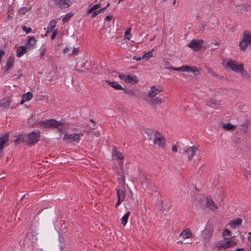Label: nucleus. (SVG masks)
Here are the masks:
<instances>
[{"instance_id":"58836bf2","label":"nucleus","mask_w":251,"mask_h":251,"mask_svg":"<svg viewBox=\"0 0 251 251\" xmlns=\"http://www.w3.org/2000/svg\"><path fill=\"white\" fill-rule=\"evenodd\" d=\"M123 90H124V93L126 94L129 95L130 96H134L135 95V92L131 89H125L124 88Z\"/></svg>"},{"instance_id":"774afa93","label":"nucleus","mask_w":251,"mask_h":251,"mask_svg":"<svg viewBox=\"0 0 251 251\" xmlns=\"http://www.w3.org/2000/svg\"><path fill=\"white\" fill-rule=\"evenodd\" d=\"M235 251H245L244 248L237 249Z\"/></svg>"},{"instance_id":"2eb2a0df","label":"nucleus","mask_w":251,"mask_h":251,"mask_svg":"<svg viewBox=\"0 0 251 251\" xmlns=\"http://www.w3.org/2000/svg\"><path fill=\"white\" fill-rule=\"evenodd\" d=\"M10 104V98L3 99L0 101V108L1 110L5 111L9 108Z\"/></svg>"},{"instance_id":"9b49d317","label":"nucleus","mask_w":251,"mask_h":251,"mask_svg":"<svg viewBox=\"0 0 251 251\" xmlns=\"http://www.w3.org/2000/svg\"><path fill=\"white\" fill-rule=\"evenodd\" d=\"M198 150V148L197 147L193 146L186 149L184 153L186 154L188 159L190 161L192 159Z\"/></svg>"},{"instance_id":"9d476101","label":"nucleus","mask_w":251,"mask_h":251,"mask_svg":"<svg viewBox=\"0 0 251 251\" xmlns=\"http://www.w3.org/2000/svg\"><path fill=\"white\" fill-rule=\"evenodd\" d=\"M80 139V135L78 133H74L71 134H65L63 138V140H67L70 143L72 142H78Z\"/></svg>"},{"instance_id":"f704fd0d","label":"nucleus","mask_w":251,"mask_h":251,"mask_svg":"<svg viewBox=\"0 0 251 251\" xmlns=\"http://www.w3.org/2000/svg\"><path fill=\"white\" fill-rule=\"evenodd\" d=\"M73 16V14L72 13H69L67 14L62 19V22L64 23L68 22L71 18Z\"/></svg>"},{"instance_id":"09e8293b","label":"nucleus","mask_w":251,"mask_h":251,"mask_svg":"<svg viewBox=\"0 0 251 251\" xmlns=\"http://www.w3.org/2000/svg\"><path fill=\"white\" fill-rule=\"evenodd\" d=\"M23 142V139L22 138H19L14 140L15 144H19Z\"/></svg>"},{"instance_id":"7c9ffc66","label":"nucleus","mask_w":251,"mask_h":251,"mask_svg":"<svg viewBox=\"0 0 251 251\" xmlns=\"http://www.w3.org/2000/svg\"><path fill=\"white\" fill-rule=\"evenodd\" d=\"M223 236L225 240L230 239L231 236L230 231L228 229L224 230L223 232Z\"/></svg>"},{"instance_id":"680f3d73","label":"nucleus","mask_w":251,"mask_h":251,"mask_svg":"<svg viewBox=\"0 0 251 251\" xmlns=\"http://www.w3.org/2000/svg\"><path fill=\"white\" fill-rule=\"evenodd\" d=\"M70 50V49L68 47H66L63 50V53L65 54L68 53V52Z\"/></svg>"},{"instance_id":"39448f33","label":"nucleus","mask_w":251,"mask_h":251,"mask_svg":"<svg viewBox=\"0 0 251 251\" xmlns=\"http://www.w3.org/2000/svg\"><path fill=\"white\" fill-rule=\"evenodd\" d=\"M40 133L39 132L32 131L27 136L26 143L28 145L36 144L39 140Z\"/></svg>"},{"instance_id":"473e14b6","label":"nucleus","mask_w":251,"mask_h":251,"mask_svg":"<svg viewBox=\"0 0 251 251\" xmlns=\"http://www.w3.org/2000/svg\"><path fill=\"white\" fill-rule=\"evenodd\" d=\"M123 162H119V168L117 169V170L116 171V173L117 174V176L119 175H122V174H124V171L123 169Z\"/></svg>"},{"instance_id":"e2e57ef3","label":"nucleus","mask_w":251,"mask_h":251,"mask_svg":"<svg viewBox=\"0 0 251 251\" xmlns=\"http://www.w3.org/2000/svg\"><path fill=\"white\" fill-rule=\"evenodd\" d=\"M105 9H106V7H103L102 8H101V9L98 10V12L100 14V13L103 12Z\"/></svg>"},{"instance_id":"bf43d9fd","label":"nucleus","mask_w":251,"mask_h":251,"mask_svg":"<svg viewBox=\"0 0 251 251\" xmlns=\"http://www.w3.org/2000/svg\"><path fill=\"white\" fill-rule=\"evenodd\" d=\"M172 150L173 151L176 152L177 151V147L176 145L173 146Z\"/></svg>"},{"instance_id":"052dcab7","label":"nucleus","mask_w":251,"mask_h":251,"mask_svg":"<svg viewBox=\"0 0 251 251\" xmlns=\"http://www.w3.org/2000/svg\"><path fill=\"white\" fill-rule=\"evenodd\" d=\"M248 125V124L247 123H245L244 124H243L242 125V126L244 128H245V129H243L244 131H246V128H247Z\"/></svg>"},{"instance_id":"2f4dec72","label":"nucleus","mask_w":251,"mask_h":251,"mask_svg":"<svg viewBox=\"0 0 251 251\" xmlns=\"http://www.w3.org/2000/svg\"><path fill=\"white\" fill-rule=\"evenodd\" d=\"M250 43H248L247 41H244L243 40H241L239 43V47L240 49L243 50H245L248 47V45Z\"/></svg>"},{"instance_id":"c03bdc74","label":"nucleus","mask_w":251,"mask_h":251,"mask_svg":"<svg viewBox=\"0 0 251 251\" xmlns=\"http://www.w3.org/2000/svg\"><path fill=\"white\" fill-rule=\"evenodd\" d=\"M218 104V102L216 100L214 99H211L209 100L208 102V104L209 106H211L212 105H216Z\"/></svg>"},{"instance_id":"a18cd8bd","label":"nucleus","mask_w":251,"mask_h":251,"mask_svg":"<svg viewBox=\"0 0 251 251\" xmlns=\"http://www.w3.org/2000/svg\"><path fill=\"white\" fill-rule=\"evenodd\" d=\"M130 28H129L128 29H127L126 32H125V36L128 39V40H130V38L131 36L130 33Z\"/></svg>"},{"instance_id":"a878e982","label":"nucleus","mask_w":251,"mask_h":251,"mask_svg":"<svg viewBox=\"0 0 251 251\" xmlns=\"http://www.w3.org/2000/svg\"><path fill=\"white\" fill-rule=\"evenodd\" d=\"M242 40L251 43V33H249L247 30L245 31L243 33V39Z\"/></svg>"},{"instance_id":"72a5a7b5","label":"nucleus","mask_w":251,"mask_h":251,"mask_svg":"<svg viewBox=\"0 0 251 251\" xmlns=\"http://www.w3.org/2000/svg\"><path fill=\"white\" fill-rule=\"evenodd\" d=\"M118 182L119 184H121L122 186H124L125 184V178L124 174H122V175H119L118 176L117 178Z\"/></svg>"},{"instance_id":"bb28decb","label":"nucleus","mask_w":251,"mask_h":251,"mask_svg":"<svg viewBox=\"0 0 251 251\" xmlns=\"http://www.w3.org/2000/svg\"><path fill=\"white\" fill-rule=\"evenodd\" d=\"M138 82L137 77L134 75H127L126 82L130 84H134Z\"/></svg>"},{"instance_id":"c9c22d12","label":"nucleus","mask_w":251,"mask_h":251,"mask_svg":"<svg viewBox=\"0 0 251 251\" xmlns=\"http://www.w3.org/2000/svg\"><path fill=\"white\" fill-rule=\"evenodd\" d=\"M152 50L149 51L148 52L145 53L142 57L143 59L146 58L147 60L149 59L150 58L152 57Z\"/></svg>"},{"instance_id":"f257e3e1","label":"nucleus","mask_w":251,"mask_h":251,"mask_svg":"<svg viewBox=\"0 0 251 251\" xmlns=\"http://www.w3.org/2000/svg\"><path fill=\"white\" fill-rule=\"evenodd\" d=\"M213 232L214 226L213 225L210 223H207L201 233L202 242L204 245H206L209 242L210 239L213 235Z\"/></svg>"},{"instance_id":"b1692460","label":"nucleus","mask_w":251,"mask_h":251,"mask_svg":"<svg viewBox=\"0 0 251 251\" xmlns=\"http://www.w3.org/2000/svg\"><path fill=\"white\" fill-rule=\"evenodd\" d=\"M32 93L30 92H28L25 94H24L22 98L21 103L23 104L25 101L30 100L32 98Z\"/></svg>"},{"instance_id":"c85d7f7f","label":"nucleus","mask_w":251,"mask_h":251,"mask_svg":"<svg viewBox=\"0 0 251 251\" xmlns=\"http://www.w3.org/2000/svg\"><path fill=\"white\" fill-rule=\"evenodd\" d=\"M223 127L224 129L226 130H234L236 128V126L232 125L230 123H226L223 125Z\"/></svg>"},{"instance_id":"dca6fc26","label":"nucleus","mask_w":251,"mask_h":251,"mask_svg":"<svg viewBox=\"0 0 251 251\" xmlns=\"http://www.w3.org/2000/svg\"><path fill=\"white\" fill-rule=\"evenodd\" d=\"M112 156L114 159L119 160L120 162H122V160L124 158L122 153L118 151L115 148L113 150Z\"/></svg>"},{"instance_id":"4d7b16f0","label":"nucleus","mask_w":251,"mask_h":251,"mask_svg":"<svg viewBox=\"0 0 251 251\" xmlns=\"http://www.w3.org/2000/svg\"><path fill=\"white\" fill-rule=\"evenodd\" d=\"M35 117L34 116H32L28 119V122H33L35 120Z\"/></svg>"},{"instance_id":"a19ab883","label":"nucleus","mask_w":251,"mask_h":251,"mask_svg":"<svg viewBox=\"0 0 251 251\" xmlns=\"http://www.w3.org/2000/svg\"><path fill=\"white\" fill-rule=\"evenodd\" d=\"M23 75L22 71L21 70H19L17 71V72L13 75V76L16 77L17 78H19Z\"/></svg>"},{"instance_id":"338daca9","label":"nucleus","mask_w":251,"mask_h":251,"mask_svg":"<svg viewBox=\"0 0 251 251\" xmlns=\"http://www.w3.org/2000/svg\"><path fill=\"white\" fill-rule=\"evenodd\" d=\"M4 52L2 50H0V59H1V57L4 55Z\"/></svg>"},{"instance_id":"4be33fe9","label":"nucleus","mask_w":251,"mask_h":251,"mask_svg":"<svg viewBox=\"0 0 251 251\" xmlns=\"http://www.w3.org/2000/svg\"><path fill=\"white\" fill-rule=\"evenodd\" d=\"M28 40L25 45V47L28 48H30L31 47L33 48L34 46L36 44V40L33 36H28L27 37Z\"/></svg>"},{"instance_id":"c756f323","label":"nucleus","mask_w":251,"mask_h":251,"mask_svg":"<svg viewBox=\"0 0 251 251\" xmlns=\"http://www.w3.org/2000/svg\"><path fill=\"white\" fill-rule=\"evenodd\" d=\"M130 214V212L128 211L123 216L121 219L122 225L125 226L126 224Z\"/></svg>"},{"instance_id":"79ce46f5","label":"nucleus","mask_w":251,"mask_h":251,"mask_svg":"<svg viewBox=\"0 0 251 251\" xmlns=\"http://www.w3.org/2000/svg\"><path fill=\"white\" fill-rule=\"evenodd\" d=\"M239 73L241 74V75L243 78H247L249 77L247 72L245 71L244 68L242 71H240Z\"/></svg>"},{"instance_id":"5fc2aeb1","label":"nucleus","mask_w":251,"mask_h":251,"mask_svg":"<svg viewBox=\"0 0 251 251\" xmlns=\"http://www.w3.org/2000/svg\"><path fill=\"white\" fill-rule=\"evenodd\" d=\"M170 69H173V70L176 71H181V67L179 68H174L173 67H171Z\"/></svg>"},{"instance_id":"ea45409f","label":"nucleus","mask_w":251,"mask_h":251,"mask_svg":"<svg viewBox=\"0 0 251 251\" xmlns=\"http://www.w3.org/2000/svg\"><path fill=\"white\" fill-rule=\"evenodd\" d=\"M245 176L248 179L251 176V170L248 169H245L244 171Z\"/></svg>"},{"instance_id":"6e6552de","label":"nucleus","mask_w":251,"mask_h":251,"mask_svg":"<svg viewBox=\"0 0 251 251\" xmlns=\"http://www.w3.org/2000/svg\"><path fill=\"white\" fill-rule=\"evenodd\" d=\"M153 143L157 144L158 146L163 147L165 144V140L163 137L161 135L158 131L156 130L154 133Z\"/></svg>"},{"instance_id":"864d4df0","label":"nucleus","mask_w":251,"mask_h":251,"mask_svg":"<svg viewBox=\"0 0 251 251\" xmlns=\"http://www.w3.org/2000/svg\"><path fill=\"white\" fill-rule=\"evenodd\" d=\"M205 27H206V25L204 23H201V24L200 26V30L201 31H203L204 30Z\"/></svg>"},{"instance_id":"f03ea898","label":"nucleus","mask_w":251,"mask_h":251,"mask_svg":"<svg viewBox=\"0 0 251 251\" xmlns=\"http://www.w3.org/2000/svg\"><path fill=\"white\" fill-rule=\"evenodd\" d=\"M38 125L43 128H54L64 126L62 122H59L53 119H50L38 122Z\"/></svg>"},{"instance_id":"f8f14e48","label":"nucleus","mask_w":251,"mask_h":251,"mask_svg":"<svg viewBox=\"0 0 251 251\" xmlns=\"http://www.w3.org/2000/svg\"><path fill=\"white\" fill-rule=\"evenodd\" d=\"M57 7L61 9L68 7L71 3L70 0H54Z\"/></svg>"},{"instance_id":"0e129e2a","label":"nucleus","mask_w":251,"mask_h":251,"mask_svg":"<svg viewBox=\"0 0 251 251\" xmlns=\"http://www.w3.org/2000/svg\"><path fill=\"white\" fill-rule=\"evenodd\" d=\"M94 10L93 9V8L91 7H90V8H89L88 10H87V13L88 14H90V13H92V12L94 11Z\"/></svg>"},{"instance_id":"412c9836","label":"nucleus","mask_w":251,"mask_h":251,"mask_svg":"<svg viewBox=\"0 0 251 251\" xmlns=\"http://www.w3.org/2000/svg\"><path fill=\"white\" fill-rule=\"evenodd\" d=\"M105 82L110 86L116 90H124V88H123V87L120 84L117 83V82H112L108 80H106Z\"/></svg>"},{"instance_id":"ddd939ff","label":"nucleus","mask_w":251,"mask_h":251,"mask_svg":"<svg viewBox=\"0 0 251 251\" xmlns=\"http://www.w3.org/2000/svg\"><path fill=\"white\" fill-rule=\"evenodd\" d=\"M9 141V134L6 133L3 136L0 137V152L3 153V149L4 146Z\"/></svg>"},{"instance_id":"49530a36","label":"nucleus","mask_w":251,"mask_h":251,"mask_svg":"<svg viewBox=\"0 0 251 251\" xmlns=\"http://www.w3.org/2000/svg\"><path fill=\"white\" fill-rule=\"evenodd\" d=\"M22 29L26 33H29L31 31V28L30 27H27L25 26H23L22 27Z\"/></svg>"},{"instance_id":"a211bd4d","label":"nucleus","mask_w":251,"mask_h":251,"mask_svg":"<svg viewBox=\"0 0 251 251\" xmlns=\"http://www.w3.org/2000/svg\"><path fill=\"white\" fill-rule=\"evenodd\" d=\"M181 71L185 72H193L195 75H197L196 72L199 73V71L196 67H191L189 66H181Z\"/></svg>"},{"instance_id":"3c124183","label":"nucleus","mask_w":251,"mask_h":251,"mask_svg":"<svg viewBox=\"0 0 251 251\" xmlns=\"http://www.w3.org/2000/svg\"><path fill=\"white\" fill-rule=\"evenodd\" d=\"M57 33V31L56 29L53 31V32L51 34V40H53L55 38V36H56Z\"/></svg>"},{"instance_id":"4c0bfd02","label":"nucleus","mask_w":251,"mask_h":251,"mask_svg":"<svg viewBox=\"0 0 251 251\" xmlns=\"http://www.w3.org/2000/svg\"><path fill=\"white\" fill-rule=\"evenodd\" d=\"M242 223V220L240 218H238L235 220H233L231 222V224L235 226H239Z\"/></svg>"},{"instance_id":"aec40b11","label":"nucleus","mask_w":251,"mask_h":251,"mask_svg":"<svg viewBox=\"0 0 251 251\" xmlns=\"http://www.w3.org/2000/svg\"><path fill=\"white\" fill-rule=\"evenodd\" d=\"M14 58L10 57L8 58L5 67H4V69L5 70V72H8L9 70H10L14 64Z\"/></svg>"},{"instance_id":"13d9d810","label":"nucleus","mask_w":251,"mask_h":251,"mask_svg":"<svg viewBox=\"0 0 251 251\" xmlns=\"http://www.w3.org/2000/svg\"><path fill=\"white\" fill-rule=\"evenodd\" d=\"M112 18V16H106L105 19H104V21L105 22H109L111 20Z\"/></svg>"},{"instance_id":"393cba45","label":"nucleus","mask_w":251,"mask_h":251,"mask_svg":"<svg viewBox=\"0 0 251 251\" xmlns=\"http://www.w3.org/2000/svg\"><path fill=\"white\" fill-rule=\"evenodd\" d=\"M27 48L25 46H20L18 48L17 50V56L18 57H21L26 52V49Z\"/></svg>"},{"instance_id":"6ab92c4d","label":"nucleus","mask_w":251,"mask_h":251,"mask_svg":"<svg viewBox=\"0 0 251 251\" xmlns=\"http://www.w3.org/2000/svg\"><path fill=\"white\" fill-rule=\"evenodd\" d=\"M193 236V234L189 228H186L183 230L180 234L179 237L183 240L188 239Z\"/></svg>"},{"instance_id":"37998d69","label":"nucleus","mask_w":251,"mask_h":251,"mask_svg":"<svg viewBox=\"0 0 251 251\" xmlns=\"http://www.w3.org/2000/svg\"><path fill=\"white\" fill-rule=\"evenodd\" d=\"M27 11V9L25 7L21 8L18 11L19 13L20 14H25L26 13Z\"/></svg>"},{"instance_id":"0eeeda50","label":"nucleus","mask_w":251,"mask_h":251,"mask_svg":"<svg viewBox=\"0 0 251 251\" xmlns=\"http://www.w3.org/2000/svg\"><path fill=\"white\" fill-rule=\"evenodd\" d=\"M203 42V41L201 39H193L188 44V47L194 51H199L201 49Z\"/></svg>"},{"instance_id":"f3484780","label":"nucleus","mask_w":251,"mask_h":251,"mask_svg":"<svg viewBox=\"0 0 251 251\" xmlns=\"http://www.w3.org/2000/svg\"><path fill=\"white\" fill-rule=\"evenodd\" d=\"M206 200V206L207 208L213 211H215L218 208L217 206L215 204V202L211 198H207Z\"/></svg>"},{"instance_id":"4468645a","label":"nucleus","mask_w":251,"mask_h":251,"mask_svg":"<svg viewBox=\"0 0 251 251\" xmlns=\"http://www.w3.org/2000/svg\"><path fill=\"white\" fill-rule=\"evenodd\" d=\"M116 190L118 197V201L116 204V207H117L124 200L125 198V192L123 190L117 189H116Z\"/></svg>"},{"instance_id":"7ed1b4c3","label":"nucleus","mask_w":251,"mask_h":251,"mask_svg":"<svg viewBox=\"0 0 251 251\" xmlns=\"http://www.w3.org/2000/svg\"><path fill=\"white\" fill-rule=\"evenodd\" d=\"M140 181L142 186L145 190H149L151 191L156 190V187L154 182L147 176H143Z\"/></svg>"},{"instance_id":"6e6d98bb","label":"nucleus","mask_w":251,"mask_h":251,"mask_svg":"<svg viewBox=\"0 0 251 251\" xmlns=\"http://www.w3.org/2000/svg\"><path fill=\"white\" fill-rule=\"evenodd\" d=\"M99 14V12H98V10L95 11H94V12L92 13V15H91V17H92V18H94V17H95L97 15H98Z\"/></svg>"},{"instance_id":"69168bd1","label":"nucleus","mask_w":251,"mask_h":251,"mask_svg":"<svg viewBox=\"0 0 251 251\" xmlns=\"http://www.w3.org/2000/svg\"><path fill=\"white\" fill-rule=\"evenodd\" d=\"M142 58V57H136V56H134L133 59L136 60V61H140Z\"/></svg>"},{"instance_id":"423d86ee","label":"nucleus","mask_w":251,"mask_h":251,"mask_svg":"<svg viewBox=\"0 0 251 251\" xmlns=\"http://www.w3.org/2000/svg\"><path fill=\"white\" fill-rule=\"evenodd\" d=\"M235 245L236 243L234 242L232 240H228L227 241H220L217 243L216 248L219 251L222 249L226 250L228 248L234 246Z\"/></svg>"},{"instance_id":"603ef678","label":"nucleus","mask_w":251,"mask_h":251,"mask_svg":"<svg viewBox=\"0 0 251 251\" xmlns=\"http://www.w3.org/2000/svg\"><path fill=\"white\" fill-rule=\"evenodd\" d=\"M92 7L94 10L97 9L100 7V4L99 3L95 4L93 6H92Z\"/></svg>"},{"instance_id":"20e7f679","label":"nucleus","mask_w":251,"mask_h":251,"mask_svg":"<svg viewBox=\"0 0 251 251\" xmlns=\"http://www.w3.org/2000/svg\"><path fill=\"white\" fill-rule=\"evenodd\" d=\"M243 64H238L237 62L231 59L229 60L226 64V67L229 68L236 73L243 70Z\"/></svg>"},{"instance_id":"cd10ccee","label":"nucleus","mask_w":251,"mask_h":251,"mask_svg":"<svg viewBox=\"0 0 251 251\" xmlns=\"http://www.w3.org/2000/svg\"><path fill=\"white\" fill-rule=\"evenodd\" d=\"M56 22L55 20H51L49 24L47 26V32L49 33L51 32L53 29L55 27Z\"/></svg>"},{"instance_id":"e433bc0d","label":"nucleus","mask_w":251,"mask_h":251,"mask_svg":"<svg viewBox=\"0 0 251 251\" xmlns=\"http://www.w3.org/2000/svg\"><path fill=\"white\" fill-rule=\"evenodd\" d=\"M40 58L41 59L43 58L46 52V48L44 47H41L40 49Z\"/></svg>"},{"instance_id":"de8ad7c7","label":"nucleus","mask_w":251,"mask_h":251,"mask_svg":"<svg viewBox=\"0 0 251 251\" xmlns=\"http://www.w3.org/2000/svg\"><path fill=\"white\" fill-rule=\"evenodd\" d=\"M79 51V48H75L72 51V55H76L78 53Z\"/></svg>"},{"instance_id":"8fccbe9b","label":"nucleus","mask_w":251,"mask_h":251,"mask_svg":"<svg viewBox=\"0 0 251 251\" xmlns=\"http://www.w3.org/2000/svg\"><path fill=\"white\" fill-rule=\"evenodd\" d=\"M119 77L120 79L124 80L126 82L127 80V75H120Z\"/></svg>"},{"instance_id":"5701e85b","label":"nucleus","mask_w":251,"mask_h":251,"mask_svg":"<svg viewBox=\"0 0 251 251\" xmlns=\"http://www.w3.org/2000/svg\"><path fill=\"white\" fill-rule=\"evenodd\" d=\"M150 104L152 105H159L162 103V99L157 97H150Z\"/></svg>"},{"instance_id":"1a4fd4ad","label":"nucleus","mask_w":251,"mask_h":251,"mask_svg":"<svg viewBox=\"0 0 251 251\" xmlns=\"http://www.w3.org/2000/svg\"><path fill=\"white\" fill-rule=\"evenodd\" d=\"M163 92V88L159 86H152L149 90L148 94L149 97H154Z\"/></svg>"}]
</instances>
